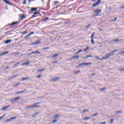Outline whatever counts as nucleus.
I'll return each mask as SVG.
<instances>
[{
    "mask_svg": "<svg viewBox=\"0 0 124 124\" xmlns=\"http://www.w3.org/2000/svg\"><path fill=\"white\" fill-rule=\"evenodd\" d=\"M57 3H59V1H55L54 2V4L55 5H56V4H57Z\"/></svg>",
    "mask_w": 124,
    "mask_h": 124,
    "instance_id": "nucleus-48",
    "label": "nucleus"
},
{
    "mask_svg": "<svg viewBox=\"0 0 124 124\" xmlns=\"http://www.w3.org/2000/svg\"><path fill=\"white\" fill-rule=\"evenodd\" d=\"M29 34H30V35H31V34H33V31H31V32Z\"/></svg>",
    "mask_w": 124,
    "mask_h": 124,
    "instance_id": "nucleus-61",
    "label": "nucleus"
},
{
    "mask_svg": "<svg viewBox=\"0 0 124 124\" xmlns=\"http://www.w3.org/2000/svg\"><path fill=\"white\" fill-rule=\"evenodd\" d=\"M59 56L58 54H54V58H56V57H58Z\"/></svg>",
    "mask_w": 124,
    "mask_h": 124,
    "instance_id": "nucleus-49",
    "label": "nucleus"
},
{
    "mask_svg": "<svg viewBox=\"0 0 124 124\" xmlns=\"http://www.w3.org/2000/svg\"><path fill=\"white\" fill-rule=\"evenodd\" d=\"M56 122H58V121L56 120H54L53 121H52V123H53V124H55V123H56Z\"/></svg>",
    "mask_w": 124,
    "mask_h": 124,
    "instance_id": "nucleus-54",
    "label": "nucleus"
},
{
    "mask_svg": "<svg viewBox=\"0 0 124 124\" xmlns=\"http://www.w3.org/2000/svg\"><path fill=\"white\" fill-rule=\"evenodd\" d=\"M91 119V117H85L84 118L82 119L84 121H88V120H90Z\"/></svg>",
    "mask_w": 124,
    "mask_h": 124,
    "instance_id": "nucleus-9",
    "label": "nucleus"
},
{
    "mask_svg": "<svg viewBox=\"0 0 124 124\" xmlns=\"http://www.w3.org/2000/svg\"><path fill=\"white\" fill-rule=\"evenodd\" d=\"M11 42V40H8L5 42V44H8V43H10Z\"/></svg>",
    "mask_w": 124,
    "mask_h": 124,
    "instance_id": "nucleus-19",
    "label": "nucleus"
},
{
    "mask_svg": "<svg viewBox=\"0 0 124 124\" xmlns=\"http://www.w3.org/2000/svg\"><path fill=\"white\" fill-rule=\"evenodd\" d=\"M20 83H18L16 85H15V86H16H16H18V85H19Z\"/></svg>",
    "mask_w": 124,
    "mask_h": 124,
    "instance_id": "nucleus-64",
    "label": "nucleus"
},
{
    "mask_svg": "<svg viewBox=\"0 0 124 124\" xmlns=\"http://www.w3.org/2000/svg\"><path fill=\"white\" fill-rule=\"evenodd\" d=\"M69 23V20H67V21L65 22V24H68Z\"/></svg>",
    "mask_w": 124,
    "mask_h": 124,
    "instance_id": "nucleus-50",
    "label": "nucleus"
},
{
    "mask_svg": "<svg viewBox=\"0 0 124 124\" xmlns=\"http://www.w3.org/2000/svg\"><path fill=\"white\" fill-rule=\"evenodd\" d=\"M122 113H123V112H122L121 110L116 111L117 114H121Z\"/></svg>",
    "mask_w": 124,
    "mask_h": 124,
    "instance_id": "nucleus-34",
    "label": "nucleus"
},
{
    "mask_svg": "<svg viewBox=\"0 0 124 124\" xmlns=\"http://www.w3.org/2000/svg\"><path fill=\"white\" fill-rule=\"evenodd\" d=\"M89 47H87L85 49H84V50H83V52H86V51H87V50H88V49H89Z\"/></svg>",
    "mask_w": 124,
    "mask_h": 124,
    "instance_id": "nucleus-44",
    "label": "nucleus"
},
{
    "mask_svg": "<svg viewBox=\"0 0 124 124\" xmlns=\"http://www.w3.org/2000/svg\"><path fill=\"white\" fill-rule=\"evenodd\" d=\"M38 107H40L39 106H27L26 108H38Z\"/></svg>",
    "mask_w": 124,
    "mask_h": 124,
    "instance_id": "nucleus-4",
    "label": "nucleus"
},
{
    "mask_svg": "<svg viewBox=\"0 0 124 124\" xmlns=\"http://www.w3.org/2000/svg\"><path fill=\"white\" fill-rule=\"evenodd\" d=\"M37 11V8H31V12H33V11Z\"/></svg>",
    "mask_w": 124,
    "mask_h": 124,
    "instance_id": "nucleus-10",
    "label": "nucleus"
},
{
    "mask_svg": "<svg viewBox=\"0 0 124 124\" xmlns=\"http://www.w3.org/2000/svg\"><path fill=\"white\" fill-rule=\"evenodd\" d=\"M60 117V115L59 114H56L55 115H54L53 116V117L55 118V119H57L58 118H59Z\"/></svg>",
    "mask_w": 124,
    "mask_h": 124,
    "instance_id": "nucleus-18",
    "label": "nucleus"
},
{
    "mask_svg": "<svg viewBox=\"0 0 124 124\" xmlns=\"http://www.w3.org/2000/svg\"><path fill=\"white\" fill-rule=\"evenodd\" d=\"M86 112H89V109H84L83 110V113H86Z\"/></svg>",
    "mask_w": 124,
    "mask_h": 124,
    "instance_id": "nucleus-31",
    "label": "nucleus"
},
{
    "mask_svg": "<svg viewBox=\"0 0 124 124\" xmlns=\"http://www.w3.org/2000/svg\"><path fill=\"white\" fill-rule=\"evenodd\" d=\"M27 89H24L23 91H21V92H17V94H19L20 93H25V92H26Z\"/></svg>",
    "mask_w": 124,
    "mask_h": 124,
    "instance_id": "nucleus-11",
    "label": "nucleus"
},
{
    "mask_svg": "<svg viewBox=\"0 0 124 124\" xmlns=\"http://www.w3.org/2000/svg\"><path fill=\"white\" fill-rule=\"evenodd\" d=\"M91 44H94V41H93V39H91Z\"/></svg>",
    "mask_w": 124,
    "mask_h": 124,
    "instance_id": "nucleus-30",
    "label": "nucleus"
},
{
    "mask_svg": "<svg viewBox=\"0 0 124 124\" xmlns=\"http://www.w3.org/2000/svg\"><path fill=\"white\" fill-rule=\"evenodd\" d=\"M60 79V77H57L54 78H52L51 81L52 82H56V81H58V80Z\"/></svg>",
    "mask_w": 124,
    "mask_h": 124,
    "instance_id": "nucleus-6",
    "label": "nucleus"
},
{
    "mask_svg": "<svg viewBox=\"0 0 124 124\" xmlns=\"http://www.w3.org/2000/svg\"><path fill=\"white\" fill-rule=\"evenodd\" d=\"M18 76L17 75H15V76H12L10 78L11 79H13V78H15V77H17Z\"/></svg>",
    "mask_w": 124,
    "mask_h": 124,
    "instance_id": "nucleus-37",
    "label": "nucleus"
},
{
    "mask_svg": "<svg viewBox=\"0 0 124 124\" xmlns=\"http://www.w3.org/2000/svg\"><path fill=\"white\" fill-rule=\"evenodd\" d=\"M108 55L110 57V56H114V53L111 51V52L108 53Z\"/></svg>",
    "mask_w": 124,
    "mask_h": 124,
    "instance_id": "nucleus-21",
    "label": "nucleus"
},
{
    "mask_svg": "<svg viewBox=\"0 0 124 124\" xmlns=\"http://www.w3.org/2000/svg\"><path fill=\"white\" fill-rule=\"evenodd\" d=\"M92 62L83 63V65H91Z\"/></svg>",
    "mask_w": 124,
    "mask_h": 124,
    "instance_id": "nucleus-16",
    "label": "nucleus"
},
{
    "mask_svg": "<svg viewBox=\"0 0 124 124\" xmlns=\"http://www.w3.org/2000/svg\"><path fill=\"white\" fill-rule=\"evenodd\" d=\"M17 24H19L18 22H14L10 24V26H15V25H17Z\"/></svg>",
    "mask_w": 124,
    "mask_h": 124,
    "instance_id": "nucleus-8",
    "label": "nucleus"
},
{
    "mask_svg": "<svg viewBox=\"0 0 124 124\" xmlns=\"http://www.w3.org/2000/svg\"><path fill=\"white\" fill-rule=\"evenodd\" d=\"M19 99H21V97H16L13 99L10 100L11 102H14V101H17V100H19Z\"/></svg>",
    "mask_w": 124,
    "mask_h": 124,
    "instance_id": "nucleus-3",
    "label": "nucleus"
},
{
    "mask_svg": "<svg viewBox=\"0 0 124 124\" xmlns=\"http://www.w3.org/2000/svg\"><path fill=\"white\" fill-rule=\"evenodd\" d=\"M94 13L96 14L95 16H99V13H101V9H97L93 11Z\"/></svg>",
    "mask_w": 124,
    "mask_h": 124,
    "instance_id": "nucleus-1",
    "label": "nucleus"
},
{
    "mask_svg": "<svg viewBox=\"0 0 124 124\" xmlns=\"http://www.w3.org/2000/svg\"><path fill=\"white\" fill-rule=\"evenodd\" d=\"M49 18L48 17H46L44 19H43L42 21L44 22L45 21H46V20H48Z\"/></svg>",
    "mask_w": 124,
    "mask_h": 124,
    "instance_id": "nucleus-32",
    "label": "nucleus"
},
{
    "mask_svg": "<svg viewBox=\"0 0 124 124\" xmlns=\"http://www.w3.org/2000/svg\"><path fill=\"white\" fill-rule=\"evenodd\" d=\"M29 36H31V35L30 34H29L28 35H27V36H25V38H27V37H29Z\"/></svg>",
    "mask_w": 124,
    "mask_h": 124,
    "instance_id": "nucleus-55",
    "label": "nucleus"
},
{
    "mask_svg": "<svg viewBox=\"0 0 124 124\" xmlns=\"http://www.w3.org/2000/svg\"><path fill=\"white\" fill-rule=\"evenodd\" d=\"M40 77H41V75H39L37 77V78H40Z\"/></svg>",
    "mask_w": 124,
    "mask_h": 124,
    "instance_id": "nucleus-60",
    "label": "nucleus"
},
{
    "mask_svg": "<svg viewBox=\"0 0 124 124\" xmlns=\"http://www.w3.org/2000/svg\"><path fill=\"white\" fill-rule=\"evenodd\" d=\"M4 117H5V114H3L2 116L0 117V120L3 119V118H4Z\"/></svg>",
    "mask_w": 124,
    "mask_h": 124,
    "instance_id": "nucleus-36",
    "label": "nucleus"
},
{
    "mask_svg": "<svg viewBox=\"0 0 124 124\" xmlns=\"http://www.w3.org/2000/svg\"><path fill=\"white\" fill-rule=\"evenodd\" d=\"M95 116H98V113H95L92 115V117H95Z\"/></svg>",
    "mask_w": 124,
    "mask_h": 124,
    "instance_id": "nucleus-28",
    "label": "nucleus"
},
{
    "mask_svg": "<svg viewBox=\"0 0 124 124\" xmlns=\"http://www.w3.org/2000/svg\"><path fill=\"white\" fill-rule=\"evenodd\" d=\"M120 71H124V68H121Z\"/></svg>",
    "mask_w": 124,
    "mask_h": 124,
    "instance_id": "nucleus-59",
    "label": "nucleus"
},
{
    "mask_svg": "<svg viewBox=\"0 0 124 124\" xmlns=\"http://www.w3.org/2000/svg\"><path fill=\"white\" fill-rule=\"evenodd\" d=\"M32 54H40V52L38 51H32Z\"/></svg>",
    "mask_w": 124,
    "mask_h": 124,
    "instance_id": "nucleus-17",
    "label": "nucleus"
},
{
    "mask_svg": "<svg viewBox=\"0 0 124 124\" xmlns=\"http://www.w3.org/2000/svg\"><path fill=\"white\" fill-rule=\"evenodd\" d=\"M30 79V78L27 77V78H23L21 79V81H24L25 80H29Z\"/></svg>",
    "mask_w": 124,
    "mask_h": 124,
    "instance_id": "nucleus-12",
    "label": "nucleus"
},
{
    "mask_svg": "<svg viewBox=\"0 0 124 124\" xmlns=\"http://www.w3.org/2000/svg\"><path fill=\"white\" fill-rule=\"evenodd\" d=\"M81 52H82V49H80L77 52H76V55H78V54H79V53H81Z\"/></svg>",
    "mask_w": 124,
    "mask_h": 124,
    "instance_id": "nucleus-25",
    "label": "nucleus"
},
{
    "mask_svg": "<svg viewBox=\"0 0 124 124\" xmlns=\"http://www.w3.org/2000/svg\"><path fill=\"white\" fill-rule=\"evenodd\" d=\"M103 60H105V57H103L102 59L100 58V61H103Z\"/></svg>",
    "mask_w": 124,
    "mask_h": 124,
    "instance_id": "nucleus-46",
    "label": "nucleus"
},
{
    "mask_svg": "<svg viewBox=\"0 0 124 124\" xmlns=\"http://www.w3.org/2000/svg\"><path fill=\"white\" fill-rule=\"evenodd\" d=\"M22 34H27V33H28V32H27V30L25 31L22 32Z\"/></svg>",
    "mask_w": 124,
    "mask_h": 124,
    "instance_id": "nucleus-33",
    "label": "nucleus"
},
{
    "mask_svg": "<svg viewBox=\"0 0 124 124\" xmlns=\"http://www.w3.org/2000/svg\"><path fill=\"white\" fill-rule=\"evenodd\" d=\"M118 50L117 49H115L114 50L112 51L111 52L114 54V53H115V52H117Z\"/></svg>",
    "mask_w": 124,
    "mask_h": 124,
    "instance_id": "nucleus-51",
    "label": "nucleus"
},
{
    "mask_svg": "<svg viewBox=\"0 0 124 124\" xmlns=\"http://www.w3.org/2000/svg\"><path fill=\"white\" fill-rule=\"evenodd\" d=\"M34 0H28V1H29V2H31V1H34Z\"/></svg>",
    "mask_w": 124,
    "mask_h": 124,
    "instance_id": "nucleus-58",
    "label": "nucleus"
},
{
    "mask_svg": "<svg viewBox=\"0 0 124 124\" xmlns=\"http://www.w3.org/2000/svg\"><path fill=\"white\" fill-rule=\"evenodd\" d=\"M100 124H106V122H101Z\"/></svg>",
    "mask_w": 124,
    "mask_h": 124,
    "instance_id": "nucleus-56",
    "label": "nucleus"
},
{
    "mask_svg": "<svg viewBox=\"0 0 124 124\" xmlns=\"http://www.w3.org/2000/svg\"><path fill=\"white\" fill-rule=\"evenodd\" d=\"M10 31H8L7 32H5V34L6 35H8V34H7V33H8V32H10Z\"/></svg>",
    "mask_w": 124,
    "mask_h": 124,
    "instance_id": "nucleus-42",
    "label": "nucleus"
},
{
    "mask_svg": "<svg viewBox=\"0 0 124 124\" xmlns=\"http://www.w3.org/2000/svg\"><path fill=\"white\" fill-rule=\"evenodd\" d=\"M49 49V47H44L43 48V50H48Z\"/></svg>",
    "mask_w": 124,
    "mask_h": 124,
    "instance_id": "nucleus-41",
    "label": "nucleus"
},
{
    "mask_svg": "<svg viewBox=\"0 0 124 124\" xmlns=\"http://www.w3.org/2000/svg\"><path fill=\"white\" fill-rule=\"evenodd\" d=\"M39 14H40V13H39V12H34V13H33V15H38Z\"/></svg>",
    "mask_w": 124,
    "mask_h": 124,
    "instance_id": "nucleus-29",
    "label": "nucleus"
},
{
    "mask_svg": "<svg viewBox=\"0 0 124 124\" xmlns=\"http://www.w3.org/2000/svg\"><path fill=\"white\" fill-rule=\"evenodd\" d=\"M3 1H4V2L7 4H9L10 5H11L10 3H9V1H8L7 0H3Z\"/></svg>",
    "mask_w": 124,
    "mask_h": 124,
    "instance_id": "nucleus-22",
    "label": "nucleus"
},
{
    "mask_svg": "<svg viewBox=\"0 0 124 124\" xmlns=\"http://www.w3.org/2000/svg\"><path fill=\"white\" fill-rule=\"evenodd\" d=\"M82 65H84L83 63H79L78 64V67H80V66H82Z\"/></svg>",
    "mask_w": 124,
    "mask_h": 124,
    "instance_id": "nucleus-40",
    "label": "nucleus"
},
{
    "mask_svg": "<svg viewBox=\"0 0 124 124\" xmlns=\"http://www.w3.org/2000/svg\"><path fill=\"white\" fill-rule=\"evenodd\" d=\"M117 17H115V18H114V19L111 20V22H115V21H116V20H117Z\"/></svg>",
    "mask_w": 124,
    "mask_h": 124,
    "instance_id": "nucleus-45",
    "label": "nucleus"
},
{
    "mask_svg": "<svg viewBox=\"0 0 124 124\" xmlns=\"http://www.w3.org/2000/svg\"><path fill=\"white\" fill-rule=\"evenodd\" d=\"M113 41H114V42H115V43H117V42H119V41H120V40H119V39H114V40H113Z\"/></svg>",
    "mask_w": 124,
    "mask_h": 124,
    "instance_id": "nucleus-23",
    "label": "nucleus"
},
{
    "mask_svg": "<svg viewBox=\"0 0 124 124\" xmlns=\"http://www.w3.org/2000/svg\"><path fill=\"white\" fill-rule=\"evenodd\" d=\"M18 64H20V62H18L16 64H14V66L15 67L16 65H18Z\"/></svg>",
    "mask_w": 124,
    "mask_h": 124,
    "instance_id": "nucleus-35",
    "label": "nucleus"
},
{
    "mask_svg": "<svg viewBox=\"0 0 124 124\" xmlns=\"http://www.w3.org/2000/svg\"><path fill=\"white\" fill-rule=\"evenodd\" d=\"M123 8H124V6L120 7V9H123Z\"/></svg>",
    "mask_w": 124,
    "mask_h": 124,
    "instance_id": "nucleus-62",
    "label": "nucleus"
},
{
    "mask_svg": "<svg viewBox=\"0 0 124 124\" xmlns=\"http://www.w3.org/2000/svg\"><path fill=\"white\" fill-rule=\"evenodd\" d=\"M41 102H37L33 104L34 106H38L37 104H40Z\"/></svg>",
    "mask_w": 124,
    "mask_h": 124,
    "instance_id": "nucleus-24",
    "label": "nucleus"
},
{
    "mask_svg": "<svg viewBox=\"0 0 124 124\" xmlns=\"http://www.w3.org/2000/svg\"><path fill=\"white\" fill-rule=\"evenodd\" d=\"M10 121H11V118H10L9 119H7V120H5L6 122H10Z\"/></svg>",
    "mask_w": 124,
    "mask_h": 124,
    "instance_id": "nucleus-38",
    "label": "nucleus"
},
{
    "mask_svg": "<svg viewBox=\"0 0 124 124\" xmlns=\"http://www.w3.org/2000/svg\"><path fill=\"white\" fill-rule=\"evenodd\" d=\"M30 63H31V62L30 61H27L26 62H24L23 63H22L21 64V65H23V66H27V65H29V64H30Z\"/></svg>",
    "mask_w": 124,
    "mask_h": 124,
    "instance_id": "nucleus-5",
    "label": "nucleus"
},
{
    "mask_svg": "<svg viewBox=\"0 0 124 124\" xmlns=\"http://www.w3.org/2000/svg\"><path fill=\"white\" fill-rule=\"evenodd\" d=\"M51 58H55V56H54V54L50 56Z\"/></svg>",
    "mask_w": 124,
    "mask_h": 124,
    "instance_id": "nucleus-63",
    "label": "nucleus"
},
{
    "mask_svg": "<svg viewBox=\"0 0 124 124\" xmlns=\"http://www.w3.org/2000/svg\"><path fill=\"white\" fill-rule=\"evenodd\" d=\"M37 44H39V42H36L34 43V45H37Z\"/></svg>",
    "mask_w": 124,
    "mask_h": 124,
    "instance_id": "nucleus-43",
    "label": "nucleus"
},
{
    "mask_svg": "<svg viewBox=\"0 0 124 124\" xmlns=\"http://www.w3.org/2000/svg\"><path fill=\"white\" fill-rule=\"evenodd\" d=\"M106 90V87H104L100 89V91H105Z\"/></svg>",
    "mask_w": 124,
    "mask_h": 124,
    "instance_id": "nucleus-39",
    "label": "nucleus"
},
{
    "mask_svg": "<svg viewBox=\"0 0 124 124\" xmlns=\"http://www.w3.org/2000/svg\"><path fill=\"white\" fill-rule=\"evenodd\" d=\"M113 121H114V120L113 119H111L110 122V124H112Z\"/></svg>",
    "mask_w": 124,
    "mask_h": 124,
    "instance_id": "nucleus-53",
    "label": "nucleus"
},
{
    "mask_svg": "<svg viewBox=\"0 0 124 124\" xmlns=\"http://www.w3.org/2000/svg\"><path fill=\"white\" fill-rule=\"evenodd\" d=\"M101 1V0H98L96 2L93 3L92 5V6L93 7H95L96 6H97L98 5L100 4V2Z\"/></svg>",
    "mask_w": 124,
    "mask_h": 124,
    "instance_id": "nucleus-2",
    "label": "nucleus"
},
{
    "mask_svg": "<svg viewBox=\"0 0 124 124\" xmlns=\"http://www.w3.org/2000/svg\"><path fill=\"white\" fill-rule=\"evenodd\" d=\"M105 60H107V59H109V58H110V56H109L108 54H107L105 55Z\"/></svg>",
    "mask_w": 124,
    "mask_h": 124,
    "instance_id": "nucleus-20",
    "label": "nucleus"
},
{
    "mask_svg": "<svg viewBox=\"0 0 124 124\" xmlns=\"http://www.w3.org/2000/svg\"><path fill=\"white\" fill-rule=\"evenodd\" d=\"M8 53H9L8 51L2 52L0 54V56H4V55H6V54H8Z\"/></svg>",
    "mask_w": 124,
    "mask_h": 124,
    "instance_id": "nucleus-7",
    "label": "nucleus"
},
{
    "mask_svg": "<svg viewBox=\"0 0 124 124\" xmlns=\"http://www.w3.org/2000/svg\"><path fill=\"white\" fill-rule=\"evenodd\" d=\"M79 58H80V56L79 55L74 56L72 57V59H79Z\"/></svg>",
    "mask_w": 124,
    "mask_h": 124,
    "instance_id": "nucleus-13",
    "label": "nucleus"
},
{
    "mask_svg": "<svg viewBox=\"0 0 124 124\" xmlns=\"http://www.w3.org/2000/svg\"><path fill=\"white\" fill-rule=\"evenodd\" d=\"M26 2H27V0H24L23 1V2L22 3V4H26Z\"/></svg>",
    "mask_w": 124,
    "mask_h": 124,
    "instance_id": "nucleus-47",
    "label": "nucleus"
},
{
    "mask_svg": "<svg viewBox=\"0 0 124 124\" xmlns=\"http://www.w3.org/2000/svg\"><path fill=\"white\" fill-rule=\"evenodd\" d=\"M26 18V16H25V15H22L21 16V19H22L23 20H24V19H25Z\"/></svg>",
    "mask_w": 124,
    "mask_h": 124,
    "instance_id": "nucleus-26",
    "label": "nucleus"
},
{
    "mask_svg": "<svg viewBox=\"0 0 124 124\" xmlns=\"http://www.w3.org/2000/svg\"><path fill=\"white\" fill-rule=\"evenodd\" d=\"M9 107H10V106H7L4 107H3V108H2V110H5L6 109H7V108H9Z\"/></svg>",
    "mask_w": 124,
    "mask_h": 124,
    "instance_id": "nucleus-14",
    "label": "nucleus"
},
{
    "mask_svg": "<svg viewBox=\"0 0 124 124\" xmlns=\"http://www.w3.org/2000/svg\"><path fill=\"white\" fill-rule=\"evenodd\" d=\"M89 27H91V24L88 25L86 27V29H88V28H89Z\"/></svg>",
    "mask_w": 124,
    "mask_h": 124,
    "instance_id": "nucleus-57",
    "label": "nucleus"
},
{
    "mask_svg": "<svg viewBox=\"0 0 124 124\" xmlns=\"http://www.w3.org/2000/svg\"><path fill=\"white\" fill-rule=\"evenodd\" d=\"M93 56L91 55H88L85 56V58H92Z\"/></svg>",
    "mask_w": 124,
    "mask_h": 124,
    "instance_id": "nucleus-27",
    "label": "nucleus"
},
{
    "mask_svg": "<svg viewBox=\"0 0 124 124\" xmlns=\"http://www.w3.org/2000/svg\"><path fill=\"white\" fill-rule=\"evenodd\" d=\"M16 119V117H12V118H11V121H12V120H15Z\"/></svg>",
    "mask_w": 124,
    "mask_h": 124,
    "instance_id": "nucleus-52",
    "label": "nucleus"
},
{
    "mask_svg": "<svg viewBox=\"0 0 124 124\" xmlns=\"http://www.w3.org/2000/svg\"><path fill=\"white\" fill-rule=\"evenodd\" d=\"M94 35H95V32H93V33L91 34V39H93V37H94Z\"/></svg>",
    "mask_w": 124,
    "mask_h": 124,
    "instance_id": "nucleus-15",
    "label": "nucleus"
}]
</instances>
